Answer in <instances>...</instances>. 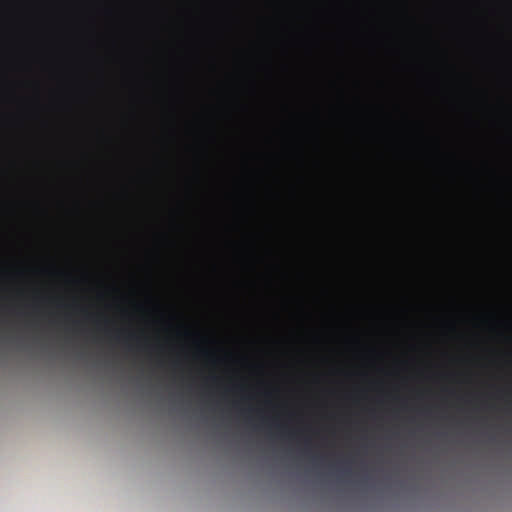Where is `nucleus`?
I'll list each match as a JSON object with an SVG mask.
<instances>
[{"instance_id": "f257e3e1", "label": "nucleus", "mask_w": 512, "mask_h": 512, "mask_svg": "<svg viewBox=\"0 0 512 512\" xmlns=\"http://www.w3.org/2000/svg\"><path fill=\"white\" fill-rule=\"evenodd\" d=\"M343 472H344L345 475L349 474V471L347 469H344Z\"/></svg>"}]
</instances>
